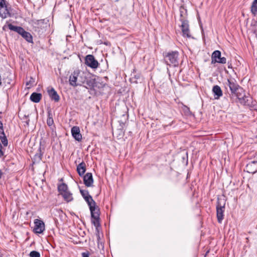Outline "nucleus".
<instances>
[{"instance_id":"nucleus-1","label":"nucleus","mask_w":257,"mask_h":257,"mask_svg":"<svg viewBox=\"0 0 257 257\" xmlns=\"http://www.w3.org/2000/svg\"><path fill=\"white\" fill-rule=\"evenodd\" d=\"M223 84L230 96H239L243 91V88L238 85L234 78L227 79Z\"/></svg>"},{"instance_id":"nucleus-2","label":"nucleus","mask_w":257,"mask_h":257,"mask_svg":"<svg viewBox=\"0 0 257 257\" xmlns=\"http://www.w3.org/2000/svg\"><path fill=\"white\" fill-rule=\"evenodd\" d=\"M179 55L177 51H171L164 53L166 64L170 66L177 67L179 65Z\"/></svg>"},{"instance_id":"nucleus-3","label":"nucleus","mask_w":257,"mask_h":257,"mask_svg":"<svg viewBox=\"0 0 257 257\" xmlns=\"http://www.w3.org/2000/svg\"><path fill=\"white\" fill-rule=\"evenodd\" d=\"M8 27L10 30L17 32L28 43H33L32 35L29 32L26 31L23 28L14 26L11 24H8Z\"/></svg>"},{"instance_id":"nucleus-4","label":"nucleus","mask_w":257,"mask_h":257,"mask_svg":"<svg viewBox=\"0 0 257 257\" xmlns=\"http://www.w3.org/2000/svg\"><path fill=\"white\" fill-rule=\"evenodd\" d=\"M91 218V223L95 227L96 230L100 226V209L99 207L90 210Z\"/></svg>"},{"instance_id":"nucleus-5","label":"nucleus","mask_w":257,"mask_h":257,"mask_svg":"<svg viewBox=\"0 0 257 257\" xmlns=\"http://www.w3.org/2000/svg\"><path fill=\"white\" fill-rule=\"evenodd\" d=\"M80 192L81 195L87 202L89 206V210H92L98 207L96 205V202L94 201L92 196L89 195L87 190L80 189Z\"/></svg>"},{"instance_id":"nucleus-6","label":"nucleus","mask_w":257,"mask_h":257,"mask_svg":"<svg viewBox=\"0 0 257 257\" xmlns=\"http://www.w3.org/2000/svg\"><path fill=\"white\" fill-rule=\"evenodd\" d=\"M180 21L181 22V27L182 32L183 33V36L184 37L190 38L191 37V35L189 32L188 22L183 18V12L181 10H180Z\"/></svg>"},{"instance_id":"nucleus-7","label":"nucleus","mask_w":257,"mask_h":257,"mask_svg":"<svg viewBox=\"0 0 257 257\" xmlns=\"http://www.w3.org/2000/svg\"><path fill=\"white\" fill-rule=\"evenodd\" d=\"M11 17L10 9L6 5V1L0 0V17L4 19Z\"/></svg>"},{"instance_id":"nucleus-8","label":"nucleus","mask_w":257,"mask_h":257,"mask_svg":"<svg viewBox=\"0 0 257 257\" xmlns=\"http://www.w3.org/2000/svg\"><path fill=\"white\" fill-rule=\"evenodd\" d=\"M221 52L219 50L214 51L211 56V63H218L220 64H225L226 63V59L224 57H221Z\"/></svg>"},{"instance_id":"nucleus-9","label":"nucleus","mask_w":257,"mask_h":257,"mask_svg":"<svg viewBox=\"0 0 257 257\" xmlns=\"http://www.w3.org/2000/svg\"><path fill=\"white\" fill-rule=\"evenodd\" d=\"M85 64L93 69L97 68L99 65L98 61L95 59L94 56L91 54L87 55L85 57Z\"/></svg>"},{"instance_id":"nucleus-10","label":"nucleus","mask_w":257,"mask_h":257,"mask_svg":"<svg viewBox=\"0 0 257 257\" xmlns=\"http://www.w3.org/2000/svg\"><path fill=\"white\" fill-rule=\"evenodd\" d=\"M224 210L225 203L222 205L219 202H218L216 205V215L218 222L220 223L223 219Z\"/></svg>"},{"instance_id":"nucleus-11","label":"nucleus","mask_w":257,"mask_h":257,"mask_svg":"<svg viewBox=\"0 0 257 257\" xmlns=\"http://www.w3.org/2000/svg\"><path fill=\"white\" fill-rule=\"evenodd\" d=\"M44 222L40 219H36L34 220V232L37 234H41L45 230Z\"/></svg>"},{"instance_id":"nucleus-12","label":"nucleus","mask_w":257,"mask_h":257,"mask_svg":"<svg viewBox=\"0 0 257 257\" xmlns=\"http://www.w3.org/2000/svg\"><path fill=\"white\" fill-rule=\"evenodd\" d=\"M44 19L32 20L31 21V24L33 27L34 31L40 33L44 24Z\"/></svg>"},{"instance_id":"nucleus-13","label":"nucleus","mask_w":257,"mask_h":257,"mask_svg":"<svg viewBox=\"0 0 257 257\" xmlns=\"http://www.w3.org/2000/svg\"><path fill=\"white\" fill-rule=\"evenodd\" d=\"M71 134L73 138L78 142H81L82 137L80 134V128L77 126H74L71 128Z\"/></svg>"},{"instance_id":"nucleus-14","label":"nucleus","mask_w":257,"mask_h":257,"mask_svg":"<svg viewBox=\"0 0 257 257\" xmlns=\"http://www.w3.org/2000/svg\"><path fill=\"white\" fill-rule=\"evenodd\" d=\"M79 74L78 70L74 71L69 77L70 84L73 86H77L80 85L77 82L78 77Z\"/></svg>"},{"instance_id":"nucleus-15","label":"nucleus","mask_w":257,"mask_h":257,"mask_svg":"<svg viewBox=\"0 0 257 257\" xmlns=\"http://www.w3.org/2000/svg\"><path fill=\"white\" fill-rule=\"evenodd\" d=\"M246 171L249 173L254 174L257 172V161L249 162L245 167Z\"/></svg>"},{"instance_id":"nucleus-16","label":"nucleus","mask_w":257,"mask_h":257,"mask_svg":"<svg viewBox=\"0 0 257 257\" xmlns=\"http://www.w3.org/2000/svg\"><path fill=\"white\" fill-rule=\"evenodd\" d=\"M83 182L85 185L87 187L92 186L93 179L91 173H87L85 175H83Z\"/></svg>"},{"instance_id":"nucleus-17","label":"nucleus","mask_w":257,"mask_h":257,"mask_svg":"<svg viewBox=\"0 0 257 257\" xmlns=\"http://www.w3.org/2000/svg\"><path fill=\"white\" fill-rule=\"evenodd\" d=\"M212 92L214 94L215 99H218L222 96V91L220 86L218 85H214L212 88Z\"/></svg>"},{"instance_id":"nucleus-18","label":"nucleus","mask_w":257,"mask_h":257,"mask_svg":"<svg viewBox=\"0 0 257 257\" xmlns=\"http://www.w3.org/2000/svg\"><path fill=\"white\" fill-rule=\"evenodd\" d=\"M48 93L52 100H54L56 102H58L59 100L60 97L54 88H51L50 89H49Z\"/></svg>"},{"instance_id":"nucleus-19","label":"nucleus","mask_w":257,"mask_h":257,"mask_svg":"<svg viewBox=\"0 0 257 257\" xmlns=\"http://www.w3.org/2000/svg\"><path fill=\"white\" fill-rule=\"evenodd\" d=\"M236 97L239 100L240 103L243 105H248V97L245 95L244 90L243 89V91L240 93V96L236 95Z\"/></svg>"},{"instance_id":"nucleus-20","label":"nucleus","mask_w":257,"mask_h":257,"mask_svg":"<svg viewBox=\"0 0 257 257\" xmlns=\"http://www.w3.org/2000/svg\"><path fill=\"white\" fill-rule=\"evenodd\" d=\"M77 171L80 176H83L86 171V164L82 161L77 166Z\"/></svg>"},{"instance_id":"nucleus-21","label":"nucleus","mask_w":257,"mask_h":257,"mask_svg":"<svg viewBox=\"0 0 257 257\" xmlns=\"http://www.w3.org/2000/svg\"><path fill=\"white\" fill-rule=\"evenodd\" d=\"M42 98V94L40 93L33 92L30 96V100L35 103L39 102Z\"/></svg>"},{"instance_id":"nucleus-22","label":"nucleus","mask_w":257,"mask_h":257,"mask_svg":"<svg viewBox=\"0 0 257 257\" xmlns=\"http://www.w3.org/2000/svg\"><path fill=\"white\" fill-rule=\"evenodd\" d=\"M61 195L63 196L64 199L67 202L71 201L73 199L72 193H71L68 190Z\"/></svg>"},{"instance_id":"nucleus-23","label":"nucleus","mask_w":257,"mask_h":257,"mask_svg":"<svg viewBox=\"0 0 257 257\" xmlns=\"http://www.w3.org/2000/svg\"><path fill=\"white\" fill-rule=\"evenodd\" d=\"M58 189L60 194L68 190L67 185L65 183H62L61 184L59 185L58 186Z\"/></svg>"},{"instance_id":"nucleus-24","label":"nucleus","mask_w":257,"mask_h":257,"mask_svg":"<svg viewBox=\"0 0 257 257\" xmlns=\"http://www.w3.org/2000/svg\"><path fill=\"white\" fill-rule=\"evenodd\" d=\"M54 123V120L52 114L50 110L48 112V118L47 120V124L49 126H52Z\"/></svg>"},{"instance_id":"nucleus-25","label":"nucleus","mask_w":257,"mask_h":257,"mask_svg":"<svg viewBox=\"0 0 257 257\" xmlns=\"http://www.w3.org/2000/svg\"><path fill=\"white\" fill-rule=\"evenodd\" d=\"M251 12L253 16L257 14V0H254L251 6Z\"/></svg>"},{"instance_id":"nucleus-26","label":"nucleus","mask_w":257,"mask_h":257,"mask_svg":"<svg viewBox=\"0 0 257 257\" xmlns=\"http://www.w3.org/2000/svg\"><path fill=\"white\" fill-rule=\"evenodd\" d=\"M0 140L2 142V145H3L4 147H7L8 145V141L6 136V135L4 136H0Z\"/></svg>"},{"instance_id":"nucleus-27","label":"nucleus","mask_w":257,"mask_h":257,"mask_svg":"<svg viewBox=\"0 0 257 257\" xmlns=\"http://www.w3.org/2000/svg\"><path fill=\"white\" fill-rule=\"evenodd\" d=\"M0 140L2 142V145H3L4 147H7L8 145V141L6 136V135L4 136H0Z\"/></svg>"},{"instance_id":"nucleus-28","label":"nucleus","mask_w":257,"mask_h":257,"mask_svg":"<svg viewBox=\"0 0 257 257\" xmlns=\"http://www.w3.org/2000/svg\"><path fill=\"white\" fill-rule=\"evenodd\" d=\"M86 84L88 86L90 87H94L95 86V79H90L89 80H87Z\"/></svg>"},{"instance_id":"nucleus-29","label":"nucleus","mask_w":257,"mask_h":257,"mask_svg":"<svg viewBox=\"0 0 257 257\" xmlns=\"http://www.w3.org/2000/svg\"><path fill=\"white\" fill-rule=\"evenodd\" d=\"M29 255L30 257H40V252L35 250L31 251Z\"/></svg>"},{"instance_id":"nucleus-30","label":"nucleus","mask_w":257,"mask_h":257,"mask_svg":"<svg viewBox=\"0 0 257 257\" xmlns=\"http://www.w3.org/2000/svg\"><path fill=\"white\" fill-rule=\"evenodd\" d=\"M36 161H40L42 160V155L41 154H37L34 156Z\"/></svg>"},{"instance_id":"nucleus-31","label":"nucleus","mask_w":257,"mask_h":257,"mask_svg":"<svg viewBox=\"0 0 257 257\" xmlns=\"http://www.w3.org/2000/svg\"><path fill=\"white\" fill-rule=\"evenodd\" d=\"M3 146L2 144L0 143V158L4 156V152L2 150Z\"/></svg>"},{"instance_id":"nucleus-32","label":"nucleus","mask_w":257,"mask_h":257,"mask_svg":"<svg viewBox=\"0 0 257 257\" xmlns=\"http://www.w3.org/2000/svg\"><path fill=\"white\" fill-rule=\"evenodd\" d=\"M82 257H89V254L88 252H84L82 253Z\"/></svg>"},{"instance_id":"nucleus-33","label":"nucleus","mask_w":257,"mask_h":257,"mask_svg":"<svg viewBox=\"0 0 257 257\" xmlns=\"http://www.w3.org/2000/svg\"><path fill=\"white\" fill-rule=\"evenodd\" d=\"M6 135L5 133H4V129H1L0 130V136H4Z\"/></svg>"},{"instance_id":"nucleus-34","label":"nucleus","mask_w":257,"mask_h":257,"mask_svg":"<svg viewBox=\"0 0 257 257\" xmlns=\"http://www.w3.org/2000/svg\"><path fill=\"white\" fill-rule=\"evenodd\" d=\"M1 129H4V127L2 122L0 120V130Z\"/></svg>"},{"instance_id":"nucleus-35","label":"nucleus","mask_w":257,"mask_h":257,"mask_svg":"<svg viewBox=\"0 0 257 257\" xmlns=\"http://www.w3.org/2000/svg\"><path fill=\"white\" fill-rule=\"evenodd\" d=\"M3 172L2 170L0 169V179L2 178V175H3Z\"/></svg>"},{"instance_id":"nucleus-36","label":"nucleus","mask_w":257,"mask_h":257,"mask_svg":"<svg viewBox=\"0 0 257 257\" xmlns=\"http://www.w3.org/2000/svg\"><path fill=\"white\" fill-rule=\"evenodd\" d=\"M6 27V25H5V26L3 27V29L4 30H5Z\"/></svg>"},{"instance_id":"nucleus-37","label":"nucleus","mask_w":257,"mask_h":257,"mask_svg":"<svg viewBox=\"0 0 257 257\" xmlns=\"http://www.w3.org/2000/svg\"><path fill=\"white\" fill-rule=\"evenodd\" d=\"M228 68H231V67H230V65H228Z\"/></svg>"},{"instance_id":"nucleus-38","label":"nucleus","mask_w":257,"mask_h":257,"mask_svg":"<svg viewBox=\"0 0 257 257\" xmlns=\"http://www.w3.org/2000/svg\"><path fill=\"white\" fill-rule=\"evenodd\" d=\"M104 44L106 45H107V43H105Z\"/></svg>"}]
</instances>
